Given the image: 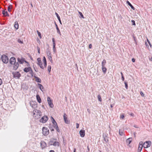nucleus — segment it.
I'll list each match as a JSON object with an SVG mask.
<instances>
[{"label":"nucleus","instance_id":"f257e3e1","mask_svg":"<svg viewBox=\"0 0 152 152\" xmlns=\"http://www.w3.org/2000/svg\"><path fill=\"white\" fill-rule=\"evenodd\" d=\"M33 117L35 119H38L42 116V113L38 110L35 109L33 110Z\"/></svg>","mask_w":152,"mask_h":152},{"label":"nucleus","instance_id":"f03ea898","mask_svg":"<svg viewBox=\"0 0 152 152\" xmlns=\"http://www.w3.org/2000/svg\"><path fill=\"white\" fill-rule=\"evenodd\" d=\"M42 134L45 136L48 135L49 132V129L47 127H45L42 128Z\"/></svg>","mask_w":152,"mask_h":152},{"label":"nucleus","instance_id":"7ed1b4c3","mask_svg":"<svg viewBox=\"0 0 152 152\" xmlns=\"http://www.w3.org/2000/svg\"><path fill=\"white\" fill-rule=\"evenodd\" d=\"M1 59L3 63L7 64L9 61V59L7 56L5 55H3L1 56Z\"/></svg>","mask_w":152,"mask_h":152},{"label":"nucleus","instance_id":"20e7f679","mask_svg":"<svg viewBox=\"0 0 152 152\" xmlns=\"http://www.w3.org/2000/svg\"><path fill=\"white\" fill-rule=\"evenodd\" d=\"M46 53L48 59L50 61V62L51 63H53V61L52 60L51 53L50 51L49 50H47Z\"/></svg>","mask_w":152,"mask_h":152},{"label":"nucleus","instance_id":"39448f33","mask_svg":"<svg viewBox=\"0 0 152 152\" xmlns=\"http://www.w3.org/2000/svg\"><path fill=\"white\" fill-rule=\"evenodd\" d=\"M151 143L150 141H146L144 143L143 147L145 148H148L151 146Z\"/></svg>","mask_w":152,"mask_h":152},{"label":"nucleus","instance_id":"423d86ee","mask_svg":"<svg viewBox=\"0 0 152 152\" xmlns=\"http://www.w3.org/2000/svg\"><path fill=\"white\" fill-rule=\"evenodd\" d=\"M48 117L46 115L43 116L42 118L40 120V122L43 123H45L48 120Z\"/></svg>","mask_w":152,"mask_h":152},{"label":"nucleus","instance_id":"0eeeda50","mask_svg":"<svg viewBox=\"0 0 152 152\" xmlns=\"http://www.w3.org/2000/svg\"><path fill=\"white\" fill-rule=\"evenodd\" d=\"M37 64L39 65L40 67L42 69H43L44 68V66L42 65V62L41 61V58H39L37 59Z\"/></svg>","mask_w":152,"mask_h":152},{"label":"nucleus","instance_id":"6e6552de","mask_svg":"<svg viewBox=\"0 0 152 152\" xmlns=\"http://www.w3.org/2000/svg\"><path fill=\"white\" fill-rule=\"evenodd\" d=\"M18 62L20 64H23L25 62L27 64H29L25 60L24 58L21 57L20 58H18Z\"/></svg>","mask_w":152,"mask_h":152},{"label":"nucleus","instance_id":"1a4fd4ad","mask_svg":"<svg viewBox=\"0 0 152 152\" xmlns=\"http://www.w3.org/2000/svg\"><path fill=\"white\" fill-rule=\"evenodd\" d=\"M47 101L49 106L51 108L53 107L54 105L52 103V101L51 99L50 98L49 96L47 97Z\"/></svg>","mask_w":152,"mask_h":152},{"label":"nucleus","instance_id":"9d476101","mask_svg":"<svg viewBox=\"0 0 152 152\" xmlns=\"http://www.w3.org/2000/svg\"><path fill=\"white\" fill-rule=\"evenodd\" d=\"M12 74L13 75L14 77L15 78H18L20 76V74L19 72H13Z\"/></svg>","mask_w":152,"mask_h":152},{"label":"nucleus","instance_id":"9b49d317","mask_svg":"<svg viewBox=\"0 0 152 152\" xmlns=\"http://www.w3.org/2000/svg\"><path fill=\"white\" fill-rule=\"evenodd\" d=\"M41 148L43 149L47 146L46 143L44 141H41L40 142Z\"/></svg>","mask_w":152,"mask_h":152},{"label":"nucleus","instance_id":"f8f14e48","mask_svg":"<svg viewBox=\"0 0 152 152\" xmlns=\"http://www.w3.org/2000/svg\"><path fill=\"white\" fill-rule=\"evenodd\" d=\"M64 120L66 124H69L70 121L67 119V115L66 113H64Z\"/></svg>","mask_w":152,"mask_h":152},{"label":"nucleus","instance_id":"ddd939ff","mask_svg":"<svg viewBox=\"0 0 152 152\" xmlns=\"http://www.w3.org/2000/svg\"><path fill=\"white\" fill-rule=\"evenodd\" d=\"M16 62V59L15 57H12L10 60V63L12 65Z\"/></svg>","mask_w":152,"mask_h":152},{"label":"nucleus","instance_id":"4468645a","mask_svg":"<svg viewBox=\"0 0 152 152\" xmlns=\"http://www.w3.org/2000/svg\"><path fill=\"white\" fill-rule=\"evenodd\" d=\"M13 69L15 70H16L18 68L19 64L18 62H15L13 64Z\"/></svg>","mask_w":152,"mask_h":152},{"label":"nucleus","instance_id":"2eb2a0df","mask_svg":"<svg viewBox=\"0 0 152 152\" xmlns=\"http://www.w3.org/2000/svg\"><path fill=\"white\" fill-rule=\"evenodd\" d=\"M85 131L84 130H80L79 132L80 136L81 137H84L85 135Z\"/></svg>","mask_w":152,"mask_h":152},{"label":"nucleus","instance_id":"dca6fc26","mask_svg":"<svg viewBox=\"0 0 152 152\" xmlns=\"http://www.w3.org/2000/svg\"><path fill=\"white\" fill-rule=\"evenodd\" d=\"M42 61L44 63V67H46L47 66V61L46 58L45 56L43 57Z\"/></svg>","mask_w":152,"mask_h":152},{"label":"nucleus","instance_id":"f3484780","mask_svg":"<svg viewBox=\"0 0 152 152\" xmlns=\"http://www.w3.org/2000/svg\"><path fill=\"white\" fill-rule=\"evenodd\" d=\"M30 70H31V69L30 67H28L27 68H25L24 69V71L25 72H27Z\"/></svg>","mask_w":152,"mask_h":152},{"label":"nucleus","instance_id":"a211bd4d","mask_svg":"<svg viewBox=\"0 0 152 152\" xmlns=\"http://www.w3.org/2000/svg\"><path fill=\"white\" fill-rule=\"evenodd\" d=\"M132 141V139L131 138H128V139H127L126 140V144L128 145H129L131 142Z\"/></svg>","mask_w":152,"mask_h":152},{"label":"nucleus","instance_id":"6ab92c4d","mask_svg":"<svg viewBox=\"0 0 152 152\" xmlns=\"http://www.w3.org/2000/svg\"><path fill=\"white\" fill-rule=\"evenodd\" d=\"M36 98L37 101L38 102H39V103H40L41 102V100L40 97L39 96V95H37Z\"/></svg>","mask_w":152,"mask_h":152},{"label":"nucleus","instance_id":"aec40b11","mask_svg":"<svg viewBox=\"0 0 152 152\" xmlns=\"http://www.w3.org/2000/svg\"><path fill=\"white\" fill-rule=\"evenodd\" d=\"M126 3L127 4H128L130 6L132 9L133 10H135V8L128 1H127Z\"/></svg>","mask_w":152,"mask_h":152},{"label":"nucleus","instance_id":"412c9836","mask_svg":"<svg viewBox=\"0 0 152 152\" xmlns=\"http://www.w3.org/2000/svg\"><path fill=\"white\" fill-rule=\"evenodd\" d=\"M34 77L35 79L36 80L37 82L40 83L41 82V80L38 77L34 76Z\"/></svg>","mask_w":152,"mask_h":152},{"label":"nucleus","instance_id":"4be33fe9","mask_svg":"<svg viewBox=\"0 0 152 152\" xmlns=\"http://www.w3.org/2000/svg\"><path fill=\"white\" fill-rule=\"evenodd\" d=\"M55 24L56 25V29L57 30V33H58L59 34L61 35V32H60L59 29V28L58 26H57V24H56V23H55Z\"/></svg>","mask_w":152,"mask_h":152},{"label":"nucleus","instance_id":"5701e85b","mask_svg":"<svg viewBox=\"0 0 152 152\" xmlns=\"http://www.w3.org/2000/svg\"><path fill=\"white\" fill-rule=\"evenodd\" d=\"M2 14L4 16H9V15L7 11H5L4 10H3L2 11Z\"/></svg>","mask_w":152,"mask_h":152},{"label":"nucleus","instance_id":"b1692460","mask_svg":"<svg viewBox=\"0 0 152 152\" xmlns=\"http://www.w3.org/2000/svg\"><path fill=\"white\" fill-rule=\"evenodd\" d=\"M38 85L39 86V88L40 89V90L42 91H43V89H44V88L42 85L40 84H38Z\"/></svg>","mask_w":152,"mask_h":152},{"label":"nucleus","instance_id":"393cba45","mask_svg":"<svg viewBox=\"0 0 152 152\" xmlns=\"http://www.w3.org/2000/svg\"><path fill=\"white\" fill-rule=\"evenodd\" d=\"M51 118L52 119V122L54 126H55L56 125H57V124L56 122V121L52 117H51Z\"/></svg>","mask_w":152,"mask_h":152},{"label":"nucleus","instance_id":"a878e982","mask_svg":"<svg viewBox=\"0 0 152 152\" xmlns=\"http://www.w3.org/2000/svg\"><path fill=\"white\" fill-rule=\"evenodd\" d=\"M18 24L17 22H15V23L14 27L16 29H17L18 28Z\"/></svg>","mask_w":152,"mask_h":152},{"label":"nucleus","instance_id":"bb28decb","mask_svg":"<svg viewBox=\"0 0 152 152\" xmlns=\"http://www.w3.org/2000/svg\"><path fill=\"white\" fill-rule=\"evenodd\" d=\"M55 14L56 15L60 23V24H61L62 23H61V20H60V16L58 15V14L56 12H55Z\"/></svg>","mask_w":152,"mask_h":152},{"label":"nucleus","instance_id":"cd10ccee","mask_svg":"<svg viewBox=\"0 0 152 152\" xmlns=\"http://www.w3.org/2000/svg\"><path fill=\"white\" fill-rule=\"evenodd\" d=\"M102 69L104 73L105 74L107 70L105 66L102 67Z\"/></svg>","mask_w":152,"mask_h":152},{"label":"nucleus","instance_id":"c85d7f7f","mask_svg":"<svg viewBox=\"0 0 152 152\" xmlns=\"http://www.w3.org/2000/svg\"><path fill=\"white\" fill-rule=\"evenodd\" d=\"M52 145L54 146H58L59 145V143L58 142H54Z\"/></svg>","mask_w":152,"mask_h":152},{"label":"nucleus","instance_id":"c756f323","mask_svg":"<svg viewBox=\"0 0 152 152\" xmlns=\"http://www.w3.org/2000/svg\"><path fill=\"white\" fill-rule=\"evenodd\" d=\"M106 63V61L104 59L102 63V67L105 66V65Z\"/></svg>","mask_w":152,"mask_h":152},{"label":"nucleus","instance_id":"7c9ffc66","mask_svg":"<svg viewBox=\"0 0 152 152\" xmlns=\"http://www.w3.org/2000/svg\"><path fill=\"white\" fill-rule=\"evenodd\" d=\"M119 134L121 136H123L124 135V133L120 129L119 130Z\"/></svg>","mask_w":152,"mask_h":152},{"label":"nucleus","instance_id":"2f4dec72","mask_svg":"<svg viewBox=\"0 0 152 152\" xmlns=\"http://www.w3.org/2000/svg\"><path fill=\"white\" fill-rule=\"evenodd\" d=\"M143 147H142V146H139L138 148V151L139 152H140L142 150Z\"/></svg>","mask_w":152,"mask_h":152},{"label":"nucleus","instance_id":"473e14b6","mask_svg":"<svg viewBox=\"0 0 152 152\" xmlns=\"http://www.w3.org/2000/svg\"><path fill=\"white\" fill-rule=\"evenodd\" d=\"M54 127L56 129L57 131L58 132H59L60 131L59 129L58 128V126L57 125H56L55 126H54Z\"/></svg>","mask_w":152,"mask_h":152},{"label":"nucleus","instance_id":"72a5a7b5","mask_svg":"<svg viewBox=\"0 0 152 152\" xmlns=\"http://www.w3.org/2000/svg\"><path fill=\"white\" fill-rule=\"evenodd\" d=\"M12 6L11 5H10L8 7V11L9 12L11 11V9L12 8Z\"/></svg>","mask_w":152,"mask_h":152},{"label":"nucleus","instance_id":"f704fd0d","mask_svg":"<svg viewBox=\"0 0 152 152\" xmlns=\"http://www.w3.org/2000/svg\"><path fill=\"white\" fill-rule=\"evenodd\" d=\"M51 66L50 65H48V70L49 72H50L51 71Z\"/></svg>","mask_w":152,"mask_h":152},{"label":"nucleus","instance_id":"c9c22d12","mask_svg":"<svg viewBox=\"0 0 152 152\" xmlns=\"http://www.w3.org/2000/svg\"><path fill=\"white\" fill-rule=\"evenodd\" d=\"M98 100L100 102H101L102 101V99L101 98V96L100 95H98Z\"/></svg>","mask_w":152,"mask_h":152},{"label":"nucleus","instance_id":"e433bc0d","mask_svg":"<svg viewBox=\"0 0 152 152\" xmlns=\"http://www.w3.org/2000/svg\"><path fill=\"white\" fill-rule=\"evenodd\" d=\"M37 32L38 36L41 39L42 38V37L41 36V33L39 31H37Z\"/></svg>","mask_w":152,"mask_h":152},{"label":"nucleus","instance_id":"4c0bfd02","mask_svg":"<svg viewBox=\"0 0 152 152\" xmlns=\"http://www.w3.org/2000/svg\"><path fill=\"white\" fill-rule=\"evenodd\" d=\"M78 13H79V14H80V17L82 18H84L82 13L81 12H79Z\"/></svg>","mask_w":152,"mask_h":152},{"label":"nucleus","instance_id":"58836bf2","mask_svg":"<svg viewBox=\"0 0 152 152\" xmlns=\"http://www.w3.org/2000/svg\"><path fill=\"white\" fill-rule=\"evenodd\" d=\"M143 142L142 141L140 142L139 143V146H142V147L143 146Z\"/></svg>","mask_w":152,"mask_h":152},{"label":"nucleus","instance_id":"ea45409f","mask_svg":"<svg viewBox=\"0 0 152 152\" xmlns=\"http://www.w3.org/2000/svg\"><path fill=\"white\" fill-rule=\"evenodd\" d=\"M124 84L125 85V87L126 88V89H127L128 88V84H127V83L126 82H124Z\"/></svg>","mask_w":152,"mask_h":152},{"label":"nucleus","instance_id":"a19ab883","mask_svg":"<svg viewBox=\"0 0 152 152\" xmlns=\"http://www.w3.org/2000/svg\"><path fill=\"white\" fill-rule=\"evenodd\" d=\"M140 94L142 96V97H144V94H143V93L142 92V91H140Z\"/></svg>","mask_w":152,"mask_h":152},{"label":"nucleus","instance_id":"79ce46f5","mask_svg":"<svg viewBox=\"0 0 152 152\" xmlns=\"http://www.w3.org/2000/svg\"><path fill=\"white\" fill-rule=\"evenodd\" d=\"M131 22L132 23V25H135V21L134 20H132Z\"/></svg>","mask_w":152,"mask_h":152},{"label":"nucleus","instance_id":"37998d69","mask_svg":"<svg viewBox=\"0 0 152 152\" xmlns=\"http://www.w3.org/2000/svg\"><path fill=\"white\" fill-rule=\"evenodd\" d=\"M18 42L19 43H20L21 44L23 43V41H21L20 39H18Z\"/></svg>","mask_w":152,"mask_h":152},{"label":"nucleus","instance_id":"c03bdc74","mask_svg":"<svg viewBox=\"0 0 152 152\" xmlns=\"http://www.w3.org/2000/svg\"><path fill=\"white\" fill-rule=\"evenodd\" d=\"M76 128H78L79 126V124L78 123L76 124Z\"/></svg>","mask_w":152,"mask_h":152},{"label":"nucleus","instance_id":"a18cd8bd","mask_svg":"<svg viewBox=\"0 0 152 152\" xmlns=\"http://www.w3.org/2000/svg\"><path fill=\"white\" fill-rule=\"evenodd\" d=\"M32 104H31V107L33 108H35V107H36L37 106L36 105H34V106H33V105H32Z\"/></svg>","mask_w":152,"mask_h":152},{"label":"nucleus","instance_id":"49530a36","mask_svg":"<svg viewBox=\"0 0 152 152\" xmlns=\"http://www.w3.org/2000/svg\"><path fill=\"white\" fill-rule=\"evenodd\" d=\"M2 83V80L0 78V86L1 85Z\"/></svg>","mask_w":152,"mask_h":152},{"label":"nucleus","instance_id":"de8ad7c7","mask_svg":"<svg viewBox=\"0 0 152 152\" xmlns=\"http://www.w3.org/2000/svg\"><path fill=\"white\" fill-rule=\"evenodd\" d=\"M53 48H55L56 44L55 43H53Z\"/></svg>","mask_w":152,"mask_h":152},{"label":"nucleus","instance_id":"09e8293b","mask_svg":"<svg viewBox=\"0 0 152 152\" xmlns=\"http://www.w3.org/2000/svg\"><path fill=\"white\" fill-rule=\"evenodd\" d=\"M52 42H53V43H55V40L53 38H52Z\"/></svg>","mask_w":152,"mask_h":152},{"label":"nucleus","instance_id":"8fccbe9b","mask_svg":"<svg viewBox=\"0 0 152 152\" xmlns=\"http://www.w3.org/2000/svg\"><path fill=\"white\" fill-rule=\"evenodd\" d=\"M120 118H122V119L124 118V115H121V116Z\"/></svg>","mask_w":152,"mask_h":152},{"label":"nucleus","instance_id":"3c124183","mask_svg":"<svg viewBox=\"0 0 152 152\" xmlns=\"http://www.w3.org/2000/svg\"><path fill=\"white\" fill-rule=\"evenodd\" d=\"M92 45L91 44H90L89 45V48H92Z\"/></svg>","mask_w":152,"mask_h":152},{"label":"nucleus","instance_id":"603ef678","mask_svg":"<svg viewBox=\"0 0 152 152\" xmlns=\"http://www.w3.org/2000/svg\"><path fill=\"white\" fill-rule=\"evenodd\" d=\"M121 79L123 81L124 80V78L123 76H122L121 77Z\"/></svg>","mask_w":152,"mask_h":152},{"label":"nucleus","instance_id":"864d4df0","mask_svg":"<svg viewBox=\"0 0 152 152\" xmlns=\"http://www.w3.org/2000/svg\"><path fill=\"white\" fill-rule=\"evenodd\" d=\"M53 52L55 53L56 52V49L55 48H53Z\"/></svg>","mask_w":152,"mask_h":152},{"label":"nucleus","instance_id":"5fc2aeb1","mask_svg":"<svg viewBox=\"0 0 152 152\" xmlns=\"http://www.w3.org/2000/svg\"><path fill=\"white\" fill-rule=\"evenodd\" d=\"M37 49H38V53H40V49L38 47L37 48Z\"/></svg>","mask_w":152,"mask_h":152},{"label":"nucleus","instance_id":"6e6d98bb","mask_svg":"<svg viewBox=\"0 0 152 152\" xmlns=\"http://www.w3.org/2000/svg\"><path fill=\"white\" fill-rule=\"evenodd\" d=\"M132 61L133 62H134L135 61V59L134 58H132Z\"/></svg>","mask_w":152,"mask_h":152},{"label":"nucleus","instance_id":"4d7b16f0","mask_svg":"<svg viewBox=\"0 0 152 152\" xmlns=\"http://www.w3.org/2000/svg\"><path fill=\"white\" fill-rule=\"evenodd\" d=\"M104 140L106 142H107L108 141V140L107 139H106L105 138H104Z\"/></svg>","mask_w":152,"mask_h":152},{"label":"nucleus","instance_id":"13d9d810","mask_svg":"<svg viewBox=\"0 0 152 152\" xmlns=\"http://www.w3.org/2000/svg\"><path fill=\"white\" fill-rule=\"evenodd\" d=\"M149 59L150 61H152V57H151V58H149Z\"/></svg>","mask_w":152,"mask_h":152},{"label":"nucleus","instance_id":"bf43d9fd","mask_svg":"<svg viewBox=\"0 0 152 152\" xmlns=\"http://www.w3.org/2000/svg\"><path fill=\"white\" fill-rule=\"evenodd\" d=\"M147 40H148V43H149V44L150 45V46H151V44L150 43V42L149 41L148 39Z\"/></svg>","mask_w":152,"mask_h":152},{"label":"nucleus","instance_id":"052dcab7","mask_svg":"<svg viewBox=\"0 0 152 152\" xmlns=\"http://www.w3.org/2000/svg\"><path fill=\"white\" fill-rule=\"evenodd\" d=\"M49 152H55L53 150H50Z\"/></svg>","mask_w":152,"mask_h":152},{"label":"nucleus","instance_id":"680f3d73","mask_svg":"<svg viewBox=\"0 0 152 152\" xmlns=\"http://www.w3.org/2000/svg\"><path fill=\"white\" fill-rule=\"evenodd\" d=\"M130 115H131V116H133L134 115V114L133 113H131L130 114Z\"/></svg>","mask_w":152,"mask_h":152},{"label":"nucleus","instance_id":"e2e57ef3","mask_svg":"<svg viewBox=\"0 0 152 152\" xmlns=\"http://www.w3.org/2000/svg\"><path fill=\"white\" fill-rule=\"evenodd\" d=\"M76 150V149L75 148L74 149V152H75Z\"/></svg>","mask_w":152,"mask_h":152},{"label":"nucleus","instance_id":"0e129e2a","mask_svg":"<svg viewBox=\"0 0 152 152\" xmlns=\"http://www.w3.org/2000/svg\"><path fill=\"white\" fill-rule=\"evenodd\" d=\"M121 77L122 76H123V73H122V72H121Z\"/></svg>","mask_w":152,"mask_h":152},{"label":"nucleus","instance_id":"69168bd1","mask_svg":"<svg viewBox=\"0 0 152 152\" xmlns=\"http://www.w3.org/2000/svg\"><path fill=\"white\" fill-rule=\"evenodd\" d=\"M113 106L112 104H111L110 107L111 108H112L113 107Z\"/></svg>","mask_w":152,"mask_h":152},{"label":"nucleus","instance_id":"338daca9","mask_svg":"<svg viewBox=\"0 0 152 152\" xmlns=\"http://www.w3.org/2000/svg\"><path fill=\"white\" fill-rule=\"evenodd\" d=\"M134 127H135V128H138L136 126V125H134Z\"/></svg>","mask_w":152,"mask_h":152},{"label":"nucleus","instance_id":"774afa93","mask_svg":"<svg viewBox=\"0 0 152 152\" xmlns=\"http://www.w3.org/2000/svg\"><path fill=\"white\" fill-rule=\"evenodd\" d=\"M87 111H88V112H90L89 110L88 109H87Z\"/></svg>","mask_w":152,"mask_h":152}]
</instances>
